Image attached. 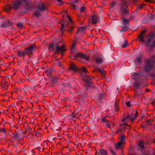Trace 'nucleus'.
I'll return each mask as SVG.
<instances>
[{"mask_svg":"<svg viewBox=\"0 0 155 155\" xmlns=\"http://www.w3.org/2000/svg\"><path fill=\"white\" fill-rule=\"evenodd\" d=\"M143 128H146V127L145 126H143Z\"/></svg>","mask_w":155,"mask_h":155,"instance_id":"nucleus-52","label":"nucleus"},{"mask_svg":"<svg viewBox=\"0 0 155 155\" xmlns=\"http://www.w3.org/2000/svg\"><path fill=\"white\" fill-rule=\"evenodd\" d=\"M0 132L1 133H5L6 132V130L5 128H0Z\"/></svg>","mask_w":155,"mask_h":155,"instance_id":"nucleus-33","label":"nucleus"},{"mask_svg":"<svg viewBox=\"0 0 155 155\" xmlns=\"http://www.w3.org/2000/svg\"><path fill=\"white\" fill-rule=\"evenodd\" d=\"M146 31L145 30H143L141 32V34L139 36L138 38L140 39L142 42H144L145 41L143 39V35L146 32Z\"/></svg>","mask_w":155,"mask_h":155,"instance_id":"nucleus-17","label":"nucleus"},{"mask_svg":"<svg viewBox=\"0 0 155 155\" xmlns=\"http://www.w3.org/2000/svg\"><path fill=\"white\" fill-rule=\"evenodd\" d=\"M138 112L137 111H136V113L134 115L132 114L131 115H128L127 118H125L123 119V120L125 121L127 119H129L131 120V122H133L134 120L136 119L138 115Z\"/></svg>","mask_w":155,"mask_h":155,"instance_id":"nucleus-11","label":"nucleus"},{"mask_svg":"<svg viewBox=\"0 0 155 155\" xmlns=\"http://www.w3.org/2000/svg\"><path fill=\"white\" fill-rule=\"evenodd\" d=\"M84 30L85 28L84 27H81V28H79L78 29V30L77 31V33L81 32L83 33L84 31Z\"/></svg>","mask_w":155,"mask_h":155,"instance_id":"nucleus-25","label":"nucleus"},{"mask_svg":"<svg viewBox=\"0 0 155 155\" xmlns=\"http://www.w3.org/2000/svg\"><path fill=\"white\" fill-rule=\"evenodd\" d=\"M144 6V4H142L140 5H139L138 6V8L139 9H141Z\"/></svg>","mask_w":155,"mask_h":155,"instance_id":"nucleus-40","label":"nucleus"},{"mask_svg":"<svg viewBox=\"0 0 155 155\" xmlns=\"http://www.w3.org/2000/svg\"><path fill=\"white\" fill-rule=\"evenodd\" d=\"M34 15L35 16L38 17L40 16V13L38 11H36L34 13Z\"/></svg>","mask_w":155,"mask_h":155,"instance_id":"nucleus-32","label":"nucleus"},{"mask_svg":"<svg viewBox=\"0 0 155 155\" xmlns=\"http://www.w3.org/2000/svg\"><path fill=\"white\" fill-rule=\"evenodd\" d=\"M152 104L153 105H154L155 104V103L154 102H153L152 103Z\"/></svg>","mask_w":155,"mask_h":155,"instance_id":"nucleus-49","label":"nucleus"},{"mask_svg":"<svg viewBox=\"0 0 155 155\" xmlns=\"http://www.w3.org/2000/svg\"><path fill=\"white\" fill-rule=\"evenodd\" d=\"M93 59L96 63L98 64L101 63L103 61L102 59L101 58L99 57H94Z\"/></svg>","mask_w":155,"mask_h":155,"instance_id":"nucleus-16","label":"nucleus"},{"mask_svg":"<svg viewBox=\"0 0 155 155\" xmlns=\"http://www.w3.org/2000/svg\"><path fill=\"white\" fill-rule=\"evenodd\" d=\"M137 74H136V73H135V74H134V76H136V75H137Z\"/></svg>","mask_w":155,"mask_h":155,"instance_id":"nucleus-50","label":"nucleus"},{"mask_svg":"<svg viewBox=\"0 0 155 155\" xmlns=\"http://www.w3.org/2000/svg\"><path fill=\"white\" fill-rule=\"evenodd\" d=\"M102 121L104 122H106L107 121V120L105 118H103L102 119Z\"/></svg>","mask_w":155,"mask_h":155,"instance_id":"nucleus-43","label":"nucleus"},{"mask_svg":"<svg viewBox=\"0 0 155 155\" xmlns=\"http://www.w3.org/2000/svg\"><path fill=\"white\" fill-rule=\"evenodd\" d=\"M126 105L128 107H130V101H128L126 103Z\"/></svg>","mask_w":155,"mask_h":155,"instance_id":"nucleus-38","label":"nucleus"},{"mask_svg":"<svg viewBox=\"0 0 155 155\" xmlns=\"http://www.w3.org/2000/svg\"><path fill=\"white\" fill-rule=\"evenodd\" d=\"M146 92H147V91H149V90L148 89H146Z\"/></svg>","mask_w":155,"mask_h":155,"instance_id":"nucleus-47","label":"nucleus"},{"mask_svg":"<svg viewBox=\"0 0 155 155\" xmlns=\"http://www.w3.org/2000/svg\"><path fill=\"white\" fill-rule=\"evenodd\" d=\"M139 86V83L138 82H136L134 84V86L136 88H138Z\"/></svg>","mask_w":155,"mask_h":155,"instance_id":"nucleus-34","label":"nucleus"},{"mask_svg":"<svg viewBox=\"0 0 155 155\" xmlns=\"http://www.w3.org/2000/svg\"><path fill=\"white\" fill-rule=\"evenodd\" d=\"M134 1L135 3H136L137 2V0H134Z\"/></svg>","mask_w":155,"mask_h":155,"instance_id":"nucleus-45","label":"nucleus"},{"mask_svg":"<svg viewBox=\"0 0 155 155\" xmlns=\"http://www.w3.org/2000/svg\"><path fill=\"white\" fill-rule=\"evenodd\" d=\"M119 102L117 101H116L115 102L114 107L115 110L116 112H118L119 110V107H118Z\"/></svg>","mask_w":155,"mask_h":155,"instance_id":"nucleus-20","label":"nucleus"},{"mask_svg":"<svg viewBox=\"0 0 155 155\" xmlns=\"http://www.w3.org/2000/svg\"><path fill=\"white\" fill-rule=\"evenodd\" d=\"M3 27H5V26H4V25H3Z\"/></svg>","mask_w":155,"mask_h":155,"instance_id":"nucleus-56","label":"nucleus"},{"mask_svg":"<svg viewBox=\"0 0 155 155\" xmlns=\"http://www.w3.org/2000/svg\"><path fill=\"white\" fill-rule=\"evenodd\" d=\"M76 46V44L75 43H73L71 48V53L72 54H74V49Z\"/></svg>","mask_w":155,"mask_h":155,"instance_id":"nucleus-21","label":"nucleus"},{"mask_svg":"<svg viewBox=\"0 0 155 155\" xmlns=\"http://www.w3.org/2000/svg\"><path fill=\"white\" fill-rule=\"evenodd\" d=\"M152 76L153 77H155V74H152Z\"/></svg>","mask_w":155,"mask_h":155,"instance_id":"nucleus-48","label":"nucleus"},{"mask_svg":"<svg viewBox=\"0 0 155 155\" xmlns=\"http://www.w3.org/2000/svg\"><path fill=\"white\" fill-rule=\"evenodd\" d=\"M128 45V42L127 41H125L124 44L122 45V47L124 48H125Z\"/></svg>","mask_w":155,"mask_h":155,"instance_id":"nucleus-28","label":"nucleus"},{"mask_svg":"<svg viewBox=\"0 0 155 155\" xmlns=\"http://www.w3.org/2000/svg\"><path fill=\"white\" fill-rule=\"evenodd\" d=\"M123 2H124V5L121 7V9L123 12L126 14L128 13V6L129 3V2L128 0H124Z\"/></svg>","mask_w":155,"mask_h":155,"instance_id":"nucleus-7","label":"nucleus"},{"mask_svg":"<svg viewBox=\"0 0 155 155\" xmlns=\"http://www.w3.org/2000/svg\"><path fill=\"white\" fill-rule=\"evenodd\" d=\"M56 53L57 54H63L66 50V46L64 45H62L61 47L58 46V43L54 44Z\"/></svg>","mask_w":155,"mask_h":155,"instance_id":"nucleus-3","label":"nucleus"},{"mask_svg":"<svg viewBox=\"0 0 155 155\" xmlns=\"http://www.w3.org/2000/svg\"><path fill=\"white\" fill-rule=\"evenodd\" d=\"M139 147L142 149L144 148L143 142L142 141H141L140 143L139 144Z\"/></svg>","mask_w":155,"mask_h":155,"instance_id":"nucleus-27","label":"nucleus"},{"mask_svg":"<svg viewBox=\"0 0 155 155\" xmlns=\"http://www.w3.org/2000/svg\"><path fill=\"white\" fill-rule=\"evenodd\" d=\"M154 142H155V140L154 141Z\"/></svg>","mask_w":155,"mask_h":155,"instance_id":"nucleus-57","label":"nucleus"},{"mask_svg":"<svg viewBox=\"0 0 155 155\" xmlns=\"http://www.w3.org/2000/svg\"><path fill=\"white\" fill-rule=\"evenodd\" d=\"M97 153L98 155H107L108 154L107 151L102 148L96 150L95 155H97Z\"/></svg>","mask_w":155,"mask_h":155,"instance_id":"nucleus-10","label":"nucleus"},{"mask_svg":"<svg viewBox=\"0 0 155 155\" xmlns=\"http://www.w3.org/2000/svg\"><path fill=\"white\" fill-rule=\"evenodd\" d=\"M92 24H95L99 21V18L96 15H93L91 19Z\"/></svg>","mask_w":155,"mask_h":155,"instance_id":"nucleus-12","label":"nucleus"},{"mask_svg":"<svg viewBox=\"0 0 155 155\" xmlns=\"http://www.w3.org/2000/svg\"><path fill=\"white\" fill-rule=\"evenodd\" d=\"M26 54L25 50L23 51H18L17 52V55L19 57H23L24 58L25 55Z\"/></svg>","mask_w":155,"mask_h":155,"instance_id":"nucleus-18","label":"nucleus"},{"mask_svg":"<svg viewBox=\"0 0 155 155\" xmlns=\"http://www.w3.org/2000/svg\"><path fill=\"white\" fill-rule=\"evenodd\" d=\"M36 50L35 45H33L29 46L28 48H26L25 49V50L26 54L29 55L31 54H32L33 52Z\"/></svg>","mask_w":155,"mask_h":155,"instance_id":"nucleus-8","label":"nucleus"},{"mask_svg":"<svg viewBox=\"0 0 155 155\" xmlns=\"http://www.w3.org/2000/svg\"><path fill=\"white\" fill-rule=\"evenodd\" d=\"M78 0H75L74 2L72 4V5L74 7V9L75 10L77 8L76 7L75 3L78 2Z\"/></svg>","mask_w":155,"mask_h":155,"instance_id":"nucleus-24","label":"nucleus"},{"mask_svg":"<svg viewBox=\"0 0 155 155\" xmlns=\"http://www.w3.org/2000/svg\"><path fill=\"white\" fill-rule=\"evenodd\" d=\"M154 35L153 33H150L149 36H148L147 38V43L150 44L149 45L150 46L151 48H153L155 47V39L153 40Z\"/></svg>","mask_w":155,"mask_h":155,"instance_id":"nucleus-4","label":"nucleus"},{"mask_svg":"<svg viewBox=\"0 0 155 155\" xmlns=\"http://www.w3.org/2000/svg\"><path fill=\"white\" fill-rule=\"evenodd\" d=\"M49 48L51 51H53L54 49H55V47H54V45L53 43L51 44L49 46Z\"/></svg>","mask_w":155,"mask_h":155,"instance_id":"nucleus-22","label":"nucleus"},{"mask_svg":"<svg viewBox=\"0 0 155 155\" xmlns=\"http://www.w3.org/2000/svg\"><path fill=\"white\" fill-rule=\"evenodd\" d=\"M70 70H73L75 72H81L86 73L87 71L84 66H82L81 69L77 67L74 64H72L69 67Z\"/></svg>","mask_w":155,"mask_h":155,"instance_id":"nucleus-5","label":"nucleus"},{"mask_svg":"<svg viewBox=\"0 0 155 155\" xmlns=\"http://www.w3.org/2000/svg\"><path fill=\"white\" fill-rule=\"evenodd\" d=\"M155 62V56L154 55L150 59L146 60L144 70L146 72H148L152 70Z\"/></svg>","mask_w":155,"mask_h":155,"instance_id":"nucleus-1","label":"nucleus"},{"mask_svg":"<svg viewBox=\"0 0 155 155\" xmlns=\"http://www.w3.org/2000/svg\"><path fill=\"white\" fill-rule=\"evenodd\" d=\"M153 128L155 129V125H154L153 126Z\"/></svg>","mask_w":155,"mask_h":155,"instance_id":"nucleus-53","label":"nucleus"},{"mask_svg":"<svg viewBox=\"0 0 155 155\" xmlns=\"http://www.w3.org/2000/svg\"><path fill=\"white\" fill-rule=\"evenodd\" d=\"M126 129V127H123L122 128L120 129V130H118L117 131V132H121L122 131L124 130H125Z\"/></svg>","mask_w":155,"mask_h":155,"instance_id":"nucleus-35","label":"nucleus"},{"mask_svg":"<svg viewBox=\"0 0 155 155\" xmlns=\"http://www.w3.org/2000/svg\"><path fill=\"white\" fill-rule=\"evenodd\" d=\"M67 16L68 17V19L70 20V22H71V23H73V21L71 18L70 16L68 15H67Z\"/></svg>","mask_w":155,"mask_h":155,"instance_id":"nucleus-41","label":"nucleus"},{"mask_svg":"<svg viewBox=\"0 0 155 155\" xmlns=\"http://www.w3.org/2000/svg\"><path fill=\"white\" fill-rule=\"evenodd\" d=\"M21 1H25L26 0H21Z\"/></svg>","mask_w":155,"mask_h":155,"instance_id":"nucleus-54","label":"nucleus"},{"mask_svg":"<svg viewBox=\"0 0 155 155\" xmlns=\"http://www.w3.org/2000/svg\"><path fill=\"white\" fill-rule=\"evenodd\" d=\"M122 21L123 25L122 26V28L123 31H125L128 28L129 20L124 18L121 19Z\"/></svg>","mask_w":155,"mask_h":155,"instance_id":"nucleus-9","label":"nucleus"},{"mask_svg":"<svg viewBox=\"0 0 155 155\" xmlns=\"http://www.w3.org/2000/svg\"><path fill=\"white\" fill-rule=\"evenodd\" d=\"M17 26L20 28L22 27V25L21 23H18L17 24Z\"/></svg>","mask_w":155,"mask_h":155,"instance_id":"nucleus-37","label":"nucleus"},{"mask_svg":"<svg viewBox=\"0 0 155 155\" xmlns=\"http://www.w3.org/2000/svg\"><path fill=\"white\" fill-rule=\"evenodd\" d=\"M65 12H67V11H65Z\"/></svg>","mask_w":155,"mask_h":155,"instance_id":"nucleus-55","label":"nucleus"},{"mask_svg":"<svg viewBox=\"0 0 155 155\" xmlns=\"http://www.w3.org/2000/svg\"><path fill=\"white\" fill-rule=\"evenodd\" d=\"M141 60H142L141 57V56H138L137 58L135 61L139 63H140L141 62Z\"/></svg>","mask_w":155,"mask_h":155,"instance_id":"nucleus-26","label":"nucleus"},{"mask_svg":"<svg viewBox=\"0 0 155 155\" xmlns=\"http://www.w3.org/2000/svg\"><path fill=\"white\" fill-rule=\"evenodd\" d=\"M70 58L72 60H79V58H81L88 61L89 59L88 57H87L85 54H83L82 53H77L75 56H71Z\"/></svg>","mask_w":155,"mask_h":155,"instance_id":"nucleus-6","label":"nucleus"},{"mask_svg":"<svg viewBox=\"0 0 155 155\" xmlns=\"http://www.w3.org/2000/svg\"><path fill=\"white\" fill-rule=\"evenodd\" d=\"M38 9L40 11H45L47 10V8L44 6L42 3L40 4L38 6Z\"/></svg>","mask_w":155,"mask_h":155,"instance_id":"nucleus-15","label":"nucleus"},{"mask_svg":"<svg viewBox=\"0 0 155 155\" xmlns=\"http://www.w3.org/2000/svg\"><path fill=\"white\" fill-rule=\"evenodd\" d=\"M125 136L124 135L120 136L118 139L120 141L117 143L115 144L116 149L122 148L123 147V145L125 143Z\"/></svg>","mask_w":155,"mask_h":155,"instance_id":"nucleus-2","label":"nucleus"},{"mask_svg":"<svg viewBox=\"0 0 155 155\" xmlns=\"http://www.w3.org/2000/svg\"><path fill=\"white\" fill-rule=\"evenodd\" d=\"M12 136L13 137H15V138H18L19 136V135L17 133L13 134Z\"/></svg>","mask_w":155,"mask_h":155,"instance_id":"nucleus-30","label":"nucleus"},{"mask_svg":"<svg viewBox=\"0 0 155 155\" xmlns=\"http://www.w3.org/2000/svg\"><path fill=\"white\" fill-rule=\"evenodd\" d=\"M98 70L102 74H105V72L104 70L101 68H98Z\"/></svg>","mask_w":155,"mask_h":155,"instance_id":"nucleus-29","label":"nucleus"},{"mask_svg":"<svg viewBox=\"0 0 155 155\" xmlns=\"http://www.w3.org/2000/svg\"><path fill=\"white\" fill-rule=\"evenodd\" d=\"M21 3V2L19 0H17L15 1L14 3V7L13 8L15 9H17Z\"/></svg>","mask_w":155,"mask_h":155,"instance_id":"nucleus-14","label":"nucleus"},{"mask_svg":"<svg viewBox=\"0 0 155 155\" xmlns=\"http://www.w3.org/2000/svg\"><path fill=\"white\" fill-rule=\"evenodd\" d=\"M58 2H61L62 0H57Z\"/></svg>","mask_w":155,"mask_h":155,"instance_id":"nucleus-46","label":"nucleus"},{"mask_svg":"<svg viewBox=\"0 0 155 155\" xmlns=\"http://www.w3.org/2000/svg\"><path fill=\"white\" fill-rule=\"evenodd\" d=\"M110 150L113 155H116L115 152H114V150L112 149H110Z\"/></svg>","mask_w":155,"mask_h":155,"instance_id":"nucleus-36","label":"nucleus"},{"mask_svg":"<svg viewBox=\"0 0 155 155\" xmlns=\"http://www.w3.org/2000/svg\"><path fill=\"white\" fill-rule=\"evenodd\" d=\"M75 114L74 113H73L71 114V116L73 117H75Z\"/></svg>","mask_w":155,"mask_h":155,"instance_id":"nucleus-42","label":"nucleus"},{"mask_svg":"<svg viewBox=\"0 0 155 155\" xmlns=\"http://www.w3.org/2000/svg\"><path fill=\"white\" fill-rule=\"evenodd\" d=\"M2 83L5 84L6 85H7V83L4 80L2 81Z\"/></svg>","mask_w":155,"mask_h":155,"instance_id":"nucleus-39","label":"nucleus"},{"mask_svg":"<svg viewBox=\"0 0 155 155\" xmlns=\"http://www.w3.org/2000/svg\"><path fill=\"white\" fill-rule=\"evenodd\" d=\"M12 8V6L9 5H8L5 6L3 8L4 10L6 12H8Z\"/></svg>","mask_w":155,"mask_h":155,"instance_id":"nucleus-19","label":"nucleus"},{"mask_svg":"<svg viewBox=\"0 0 155 155\" xmlns=\"http://www.w3.org/2000/svg\"><path fill=\"white\" fill-rule=\"evenodd\" d=\"M86 78H85L84 79V80L87 81L88 82V83H89L90 84H91V79L89 78V77L87 76H86Z\"/></svg>","mask_w":155,"mask_h":155,"instance_id":"nucleus-23","label":"nucleus"},{"mask_svg":"<svg viewBox=\"0 0 155 155\" xmlns=\"http://www.w3.org/2000/svg\"><path fill=\"white\" fill-rule=\"evenodd\" d=\"M86 8L84 6L81 7V12H84L86 11Z\"/></svg>","mask_w":155,"mask_h":155,"instance_id":"nucleus-31","label":"nucleus"},{"mask_svg":"<svg viewBox=\"0 0 155 155\" xmlns=\"http://www.w3.org/2000/svg\"><path fill=\"white\" fill-rule=\"evenodd\" d=\"M134 155H139L137 153H135V154H134Z\"/></svg>","mask_w":155,"mask_h":155,"instance_id":"nucleus-51","label":"nucleus"},{"mask_svg":"<svg viewBox=\"0 0 155 155\" xmlns=\"http://www.w3.org/2000/svg\"><path fill=\"white\" fill-rule=\"evenodd\" d=\"M152 0H147V1L149 2H151Z\"/></svg>","mask_w":155,"mask_h":155,"instance_id":"nucleus-44","label":"nucleus"},{"mask_svg":"<svg viewBox=\"0 0 155 155\" xmlns=\"http://www.w3.org/2000/svg\"><path fill=\"white\" fill-rule=\"evenodd\" d=\"M68 24H67L66 22L64 23V24H62V28H65V26H66L67 27L66 29L67 31H71L74 28V27L71 26V27H70L68 26Z\"/></svg>","mask_w":155,"mask_h":155,"instance_id":"nucleus-13","label":"nucleus"}]
</instances>
